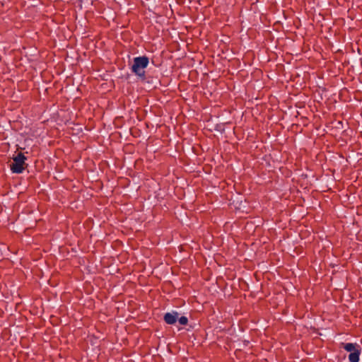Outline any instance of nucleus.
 <instances>
[{
    "instance_id": "1",
    "label": "nucleus",
    "mask_w": 362,
    "mask_h": 362,
    "mask_svg": "<svg viewBox=\"0 0 362 362\" xmlns=\"http://www.w3.org/2000/svg\"><path fill=\"white\" fill-rule=\"evenodd\" d=\"M148 63L149 59L146 56L135 57L132 66V72L139 76H144L145 75L144 69L148 66Z\"/></svg>"
},
{
    "instance_id": "5",
    "label": "nucleus",
    "mask_w": 362,
    "mask_h": 362,
    "mask_svg": "<svg viewBox=\"0 0 362 362\" xmlns=\"http://www.w3.org/2000/svg\"><path fill=\"white\" fill-rule=\"evenodd\" d=\"M361 354V350H356L354 352L350 353L349 355V362H358L360 359V355Z\"/></svg>"
},
{
    "instance_id": "2",
    "label": "nucleus",
    "mask_w": 362,
    "mask_h": 362,
    "mask_svg": "<svg viewBox=\"0 0 362 362\" xmlns=\"http://www.w3.org/2000/svg\"><path fill=\"white\" fill-rule=\"evenodd\" d=\"M27 157L21 152L18 153L16 156L13 158V162L10 165L11 170L13 173L21 174L25 170V165Z\"/></svg>"
},
{
    "instance_id": "4",
    "label": "nucleus",
    "mask_w": 362,
    "mask_h": 362,
    "mask_svg": "<svg viewBox=\"0 0 362 362\" xmlns=\"http://www.w3.org/2000/svg\"><path fill=\"white\" fill-rule=\"evenodd\" d=\"M343 348L348 352H354L356 350H361L359 345L354 343H346L343 344Z\"/></svg>"
},
{
    "instance_id": "6",
    "label": "nucleus",
    "mask_w": 362,
    "mask_h": 362,
    "mask_svg": "<svg viewBox=\"0 0 362 362\" xmlns=\"http://www.w3.org/2000/svg\"><path fill=\"white\" fill-rule=\"evenodd\" d=\"M179 323L182 325H186L188 322V319L185 316H182L177 319Z\"/></svg>"
},
{
    "instance_id": "3",
    "label": "nucleus",
    "mask_w": 362,
    "mask_h": 362,
    "mask_svg": "<svg viewBox=\"0 0 362 362\" xmlns=\"http://www.w3.org/2000/svg\"><path fill=\"white\" fill-rule=\"evenodd\" d=\"M179 314L176 311L167 313L164 315V320L168 325H173L178 319Z\"/></svg>"
}]
</instances>
